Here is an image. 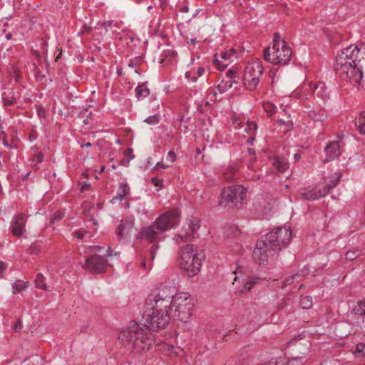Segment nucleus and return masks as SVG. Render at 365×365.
<instances>
[{"instance_id":"nucleus-24","label":"nucleus","mask_w":365,"mask_h":365,"mask_svg":"<svg viewBox=\"0 0 365 365\" xmlns=\"http://www.w3.org/2000/svg\"><path fill=\"white\" fill-rule=\"evenodd\" d=\"M299 193L305 200H316L319 199L317 189H301Z\"/></svg>"},{"instance_id":"nucleus-27","label":"nucleus","mask_w":365,"mask_h":365,"mask_svg":"<svg viewBox=\"0 0 365 365\" xmlns=\"http://www.w3.org/2000/svg\"><path fill=\"white\" fill-rule=\"evenodd\" d=\"M239 68L238 67L234 66L231 68L228 69L225 73V79H230L232 83H235V84H238L240 81V75H239Z\"/></svg>"},{"instance_id":"nucleus-53","label":"nucleus","mask_w":365,"mask_h":365,"mask_svg":"<svg viewBox=\"0 0 365 365\" xmlns=\"http://www.w3.org/2000/svg\"><path fill=\"white\" fill-rule=\"evenodd\" d=\"M296 276H299V274H293L292 276H289L288 277H287L284 282H283V287H287L288 285H290L292 284L293 282H294V279Z\"/></svg>"},{"instance_id":"nucleus-17","label":"nucleus","mask_w":365,"mask_h":365,"mask_svg":"<svg viewBox=\"0 0 365 365\" xmlns=\"http://www.w3.org/2000/svg\"><path fill=\"white\" fill-rule=\"evenodd\" d=\"M308 116L314 123H320L321 128L319 129V134L322 133L324 130V123L328 118L327 110L324 108L317 107L309 110L308 113Z\"/></svg>"},{"instance_id":"nucleus-45","label":"nucleus","mask_w":365,"mask_h":365,"mask_svg":"<svg viewBox=\"0 0 365 365\" xmlns=\"http://www.w3.org/2000/svg\"><path fill=\"white\" fill-rule=\"evenodd\" d=\"M43 158H44V155H43L42 153H38L37 154H36L33 159H32V163H31V165H33L34 166H36V165L38 163H41L43 162Z\"/></svg>"},{"instance_id":"nucleus-9","label":"nucleus","mask_w":365,"mask_h":365,"mask_svg":"<svg viewBox=\"0 0 365 365\" xmlns=\"http://www.w3.org/2000/svg\"><path fill=\"white\" fill-rule=\"evenodd\" d=\"M292 237V231L286 227H277L266 234L263 237L270 244L272 249L279 253L282 248L288 246Z\"/></svg>"},{"instance_id":"nucleus-37","label":"nucleus","mask_w":365,"mask_h":365,"mask_svg":"<svg viewBox=\"0 0 365 365\" xmlns=\"http://www.w3.org/2000/svg\"><path fill=\"white\" fill-rule=\"evenodd\" d=\"M304 358V356L293 357L287 361V365H306Z\"/></svg>"},{"instance_id":"nucleus-14","label":"nucleus","mask_w":365,"mask_h":365,"mask_svg":"<svg viewBox=\"0 0 365 365\" xmlns=\"http://www.w3.org/2000/svg\"><path fill=\"white\" fill-rule=\"evenodd\" d=\"M108 267V261L103 256L93 255L86 259L85 268L93 274L103 273Z\"/></svg>"},{"instance_id":"nucleus-55","label":"nucleus","mask_w":365,"mask_h":365,"mask_svg":"<svg viewBox=\"0 0 365 365\" xmlns=\"http://www.w3.org/2000/svg\"><path fill=\"white\" fill-rule=\"evenodd\" d=\"M166 160L170 163H174L176 160V154L173 150H170L166 156Z\"/></svg>"},{"instance_id":"nucleus-50","label":"nucleus","mask_w":365,"mask_h":365,"mask_svg":"<svg viewBox=\"0 0 365 365\" xmlns=\"http://www.w3.org/2000/svg\"><path fill=\"white\" fill-rule=\"evenodd\" d=\"M358 256L359 254L356 251H348L345 255L346 259L349 261L354 260Z\"/></svg>"},{"instance_id":"nucleus-12","label":"nucleus","mask_w":365,"mask_h":365,"mask_svg":"<svg viewBox=\"0 0 365 365\" xmlns=\"http://www.w3.org/2000/svg\"><path fill=\"white\" fill-rule=\"evenodd\" d=\"M336 74L342 80L350 82L352 85L356 88H363V72L362 65L359 63L349 64L347 68H344L341 71H335Z\"/></svg>"},{"instance_id":"nucleus-10","label":"nucleus","mask_w":365,"mask_h":365,"mask_svg":"<svg viewBox=\"0 0 365 365\" xmlns=\"http://www.w3.org/2000/svg\"><path fill=\"white\" fill-rule=\"evenodd\" d=\"M364 58V53L361 51L360 48L356 45H350L348 47L342 49L339 52L336 56L334 69L335 71H341L344 69L342 67L343 62L345 60H350L351 63H359L361 59Z\"/></svg>"},{"instance_id":"nucleus-15","label":"nucleus","mask_w":365,"mask_h":365,"mask_svg":"<svg viewBox=\"0 0 365 365\" xmlns=\"http://www.w3.org/2000/svg\"><path fill=\"white\" fill-rule=\"evenodd\" d=\"M344 143L341 140L330 142L324 148L326 158L324 162H329L340 156Z\"/></svg>"},{"instance_id":"nucleus-62","label":"nucleus","mask_w":365,"mask_h":365,"mask_svg":"<svg viewBox=\"0 0 365 365\" xmlns=\"http://www.w3.org/2000/svg\"><path fill=\"white\" fill-rule=\"evenodd\" d=\"M91 106H88L86 108H83L81 111L79 113L78 116L79 117H86L87 113L88 112L89 108Z\"/></svg>"},{"instance_id":"nucleus-38","label":"nucleus","mask_w":365,"mask_h":365,"mask_svg":"<svg viewBox=\"0 0 365 365\" xmlns=\"http://www.w3.org/2000/svg\"><path fill=\"white\" fill-rule=\"evenodd\" d=\"M263 107L264 111L268 114L269 117H272V115L275 113L277 107L272 103H264Z\"/></svg>"},{"instance_id":"nucleus-60","label":"nucleus","mask_w":365,"mask_h":365,"mask_svg":"<svg viewBox=\"0 0 365 365\" xmlns=\"http://www.w3.org/2000/svg\"><path fill=\"white\" fill-rule=\"evenodd\" d=\"M113 24V21L111 20H109V21H103L101 26L106 29V31H108V27H110Z\"/></svg>"},{"instance_id":"nucleus-42","label":"nucleus","mask_w":365,"mask_h":365,"mask_svg":"<svg viewBox=\"0 0 365 365\" xmlns=\"http://www.w3.org/2000/svg\"><path fill=\"white\" fill-rule=\"evenodd\" d=\"M163 56L171 61L177 56V52L174 49H165L163 51Z\"/></svg>"},{"instance_id":"nucleus-46","label":"nucleus","mask_w":365,"mask_h":365,"mask_svg":"<svg viewBox=\"0 0 365 365\" xmlns=\"http://www.w3.org/2000/svg\"><path fill=\"white\" fill-rule=\"evenodd\" d=\"M151 183L155 187H158V190H160L163 187L164 180L163 179H159L157 177L152 178L150 180Z\"/></svg>"},{"instance_id":"nucleus-34","label":"nucleus","mask_w":365,"mask_h":365,"mask_svg":"<svg viewBox=\"0 0 365 365\" xmlns=\"http://www.w3.org/2000/svg\"><path fill=\"white\" fill-rule=\"evenodd\" d=\"M258 126L254 121H247L245 131L250 135H256Z\"/></svg>"},{"instance_id":"nucleus-31","label":"nucleus","mask_w":365,"mask_h":365,"mask_svg":"<svg viewBox=\"0 0 365 365\" xmlns=\"http://www.w3.org/2000/svg\"><path fill=\"white\" fill-rule=\"evenodd\" d=\"M29 287V282L19 280L12 284L13 293L17 294Z\"/></svg>"},{"instance_id":"nucleus-18","label":"nucleus","mask_w":365,"mask_h":365,"mask_svg":"<svg viewBox=\"0 0 365 365\" xmlns=\"http://www.w3.org/2000/svg\"><path fill=\"white\" fill-rule=\"evenodd\" d=\"M134 226V222L132 220L125 219L122 220L120 225L117 227L116 235L118 240H120L122 238H125L131 232Z\"/></svg>"},{"instance_id":"nucleus-23","label":"nucleus","mask_w":365,"mask_h":365,"mask_svg":"<svg viewBox=\"0 0 365 365\" xmlns=\"http://www.w3.org/2000/svg\"><path fill=\"white\" fill-rule=\"evenodd\" d=\"M278 308L282 310H284L285 313L289 314L294 311V301L290 297H284L282 300L279 302Z\"/></svg>"},{"instance_id":"nucleus-21","label":"nucleus","mask_w":365,"mask_h":365,"mask_svg":"<svg viewBox=\"0 0 365 365\" xmlns=\"http://www.w3.org/2000/svg\"><path fill=\"white\" fill-rule=\"evenodd\" d=\"M223 176L227 182L234 181L238 178V169L235 165H230L223 171Z\"/></svg>"},{"instance_id":"nucleus-59","label":"nucleus","mask_w":365,"mask_h":365,"mask_svg":"<svg viewBox=\"0 0 365 365\" xmlns=\"http://www.w3.org/2000/svg\"><path fill=\"white\" fill-rule=\"evenodd\" d=\"M23 328L22 322L21 319H19L14 326V330L15 331H19Z\"/></svg>"},{"instance_id":"nucleus-58","label":"nucleus","mask_w":365,"mask_h":365,"mask_svg":"<svg viewBox=\"0 0 365 365\" xmlns=\"http://www.w3.org/2000/svg\"><path fill=\"white\" fill-rule=\"evenodd\" d=\"M185 77L186 79L190 80L192 82H197V76H192L190 71H187L185 73Z\"/></svg>"},{"instance_id":"nucleus-26","label":"nucleus","mask_w":365,"mask_h":365,"mask_svg":"<svg viewBox=\"0 0 365 365\" xmlns=\"http://www.w3.org/2000/svg\"><path fill=\"white\" fill-rule=\"evenodd\" d=\"M239 68L238 67L234 66L231 68L228 69L225 73V79H230L232 83H235V84H238L240 81V75H239Z\"/></svg>"},{"instance_id":"nucleus-3","label":"nucleus","mask_w":365,"mask_h":365,"mask_svg":"<svg viewBox=\"0 0 365 365\" xmlns=\"http://www.w3.org/2000/svg\"><path fill=\"white\" fill-rule=\"evenodd\" d=\"M118 338L127 349L136 353L148 351L153 342V337L145 335L143 328L135 321L120 331Z\"/></svg>"},{"instance_id":"nucleus-51","label":"nucleus","mask_w":365,"mask_h":365,"mask_svg":"<svg viewBox=\"0 0 365 365\" xmlns=\"http://www.w3.org/2000/svg\"><path fill=\"white\" fill-rule=\"evenodd\" d=\"M247 153L249 155L252 157L250 160V163L248 164V167H250L251 164L256 162L257 160V158L255 157L256 152L255 150L253 148H248Z\"/></svg>"},{"instance_id":"nucleus-2","label":"nucleus","mask_w":365,"mask_h":365,"mask_svg":"<svg viewBox=\"0 0 365 365\" xmlns=\"http://www.w3.org/2000/svg\"><path fill=\"white\" fill-rule=\"evenodd\" d=\"M180 212L177 208L171 209L160 215L149 226L141 228L138 238L153 243L148 253L153 261L159 248L158 242L165 239V232L178 227L180 224Z\"/></svg>"},{"instance_id":"nucleus-16","label":"nucleus","mask_w":365,"mask_h":365,"mask_svg":"<svg viewBox=\"0 0 365 365\" xmlns=\"http://www.w3.org/2000/svg\"><path fill=\"white\" fill-rule=\"evenodd\" d=\"M26 221L27 217L25 214L19 213L15 215L11 222V230L13 235L20 237L24 234Z\"/></svg>"},{"instance_id":"nucleus-20","label":"nucleus","mask_w":365,"mask_h":365,"mask_svg":"<svg viewBox=\"0 0 365 365\" xmlns=\"http://www.w3.org/2000/svg\"><path fill=\"white\" fill-rule=\"evenodd\" d=\"M130 193V187L125 181L119 182L117 194L111 200L110 202L115 204L121 202L123 198Z\"/></svg>"},{"instance_id":"nucleus-29","label":"nucleus","mask_w":365,"mask_h":365,"mask_svg":"<svg viewBox=\"0 0 365 365\" xmlns=\"http://www.w3.org/2000/svg\"><path fill=\"white\" fill-rule=\"evenodd\" d=\"M314 94L318 96L321 97L322 98H326L327 96V92L325 89V84L323 82H319L315 85V88L314 90Z\"/></svg>"},{"instance_id":"nucleus-6","label":"nucleus","mask_w":365,"mask_h":365,"mask_svg":"<svg viewBox=\"0 0 365 365\" xmlns=\"http://www.w3.org/2000/svg\"><path fill=\"white\" fill-rule=\"evenodd\" d=\"M168 287L169 292L171 293L169 311H172L174 308V318L185 323L192 314L194 305L191 302L190 295L187 294H175L174 288Z\"/></svg>"},{"instance_id":"nucleus-25","label":"nucleus","mask_w":365,"mask_h":365,"mask_svg":"<svg viewBox=\"0 0 365 365\" xmlns=\"http://www.w3.org/2000/svg\"><path fill=\"white\" fill-rule=\"evenodd\" d=\"M354 122L359 133L361 135H365V111L361 112L354 118Z\"/></svg>"},{"instance_id":"nucleus-44","label":"nucleus","mask_w":365,"mask_h":365,"mask_svg":"<svg viewBox=\"0 0 365 365\" xmlns=\"http://www.w3.org/2000/svg\"><path fill=\"white\" fill-rule=\"evenodd\" d=\"M29 253L32 255H38L41 250V247L38 243H32L29 246Z\"/></svg>"},{"instance_id":"nucleus-52","label":"nucleus","mask_w":365,"mask_h":365,"mask_svg":"<svg viewBox=\"0 0 365 365\" xmlns=\"http://www.w3.org/2000/svg\"><path fill=\"white\" fill-rule=\"evenodd\" d=\"M36 112L38 117L46 118V109L43 106H36Z\"/></svg>"},{"instance_id":"nucleus-36","label":"nucleus","mask_w":365,"mask_h":365,"mask_svg":"<svg viewBox=\"0 0 365 365\" xmlns=\"http://www.w3.org/2000/svg\"><path fill=\"white\" fill-rule=\"evenodd\" d=\"M2 99L3 103L5 106H10L14 105L16 103V98L13 95L10 96L9 94L7 95L4 93L3 95Z\"/></svg>"},{"instance_id":"nucleus-13","label":"nucleus","mask_w":365,"mask_h":365,"mask_svg":"<svg viewBox=\"0 0 365 365\" xmlns=\"http://www.w3.org/2000/svg\"><path fill=\"white\" fill-rule=\"evenodd\" d=\"M277 252L270 246V244L262 237L261 240L257 241L252 252L253 259L260 266H264L268 262V257L274 256Z\"/></svg>"},{"instance_id":"nucleus-7","label":"nucleus","mask_w":365,"mask_h":365,"mask_svg":"<svg viewBox=\"0 0 365 365\" xmlns=\"http://www.w3.org/2000/svg\"><path fill=\"white\" fill-rule=\"evenodd\" d=\"M247 190L240 185H233L222 190L220 205L229 209L242 205Z\"/></svg>"},{"instance_id":"nucleus-32","label":"nucleus","mask_w":365,"mask_h":365,"mask_svg":"<svg viewBox=\"0 0 365 365\" xmlns=\"http://www.w3.org/2000/svg\"><path fill=\"white\" fill-rule=\"evenodd\" d=\"M301 307L304 309H309L312 307V298L310 296L302 297L299 301Z\"/></svg>"},{"instance_id":"nucleus-22","label":"nucleus","mask_w":365,"mask_h":365,"mask_svg":"<svg viewBox=\"0 0 365 365\" xmlns=\"http://www.w3.org/2000/svg\"><path fill=\"white\" fill-rule=\"evenodd\" d=\"M135 94L138 101L148 97L150 94V89L147 86V82L138 84L135 88Z\"/></svg>"},{"instance_id":"nucleus-48","label":"nucleus","mask_w":365,"mask_h":365,"mask_svg":"<svg viewBox=\"0 0 365 365\" xmlns=\"http://www.w3.org/2000/svg\"><path fill=\"white\" fill-rule=\"evenodd\" d=\"M235 365H250V359L245 356H240L235 361Z\"/></svg>"},{"instance_id":"nucleus-28","label":"nucleus","mask_w":365,"mask_h":365,"mask_svg":"<svg viewBox=\"0 0 365 365\" xmlns=\"http://www.w3.org/2000/svg\"><path fill=\"white\" fill-rule=\"evenodd\" d=\"M235 83H232L230 79H225L220 81V83L217 86V90L220 93H224L227 91L230 88H231Z\"/></svg>"},{"instance_id":"nucleus-8","label":"nucleus","mask_w":365,"mask_h":365,"mask_svg":"<svg viewBox=\"0 0 365 365\" xmlns=\"http://www.w3.org/2000/svg\"><path fill=\"white\" fill-rule=\"evenodd\" d=\"M263 70L262 63L259 60L247 63L244 71L242 81L248 91H253L257 89L263 74Z\"/></svg>"},{"instance_id":"nucleus-5","label":"nucleus","mask_w":365,"mask_h":365,"mask_svg":"<svg viewBox=\"0 0 365 365\" xmlns=\"http://www.w3.org/2000/svg\"><path fill=\"white\" fill-rule=\"evenodd\" d=\"M205 259L204 252L192 244H187L182 250L180 268L189 277L197 275Z\"/></svg>"},{"instance_id":"nucleus-39","label":"nucleus","mask_w":365,"mask_h":365,"mask_svg":"<svg viewBox=\"0 0 365 365\" xmlns=\"http://www.w3.org/2000/svg\"><path fill=\"white\" fill-rule=\"evenodd\" d=\"M160 115L159 114H155L153 115H150L146 118L144 120L146 123L149 125H156L160 122Z\"/></svg>"},{"instance_id":"nucleus-54","label":"nucleus","mask_w":365,"mask_h":365,"mask_svg":"<svg viewBox=\"0 0 365 365\" xmlns=\"http://www.w3.org/2000/svg\"><path fill=\"white\" fill-rule=\"evenodd\" d=\"M87 232V231H83L82 230H76L72 233V235L78 240H82L84 234Z\"/></svg>"},{"instance_id":"nucleus-35","label":"nucleus","mask_w":365,"mask_h":365,"mask_svg":"<svg viewBox=\"0 0 365 365\" xmlns=\"http://www.w3.org/2000/svg\"><path fill=\"white\" fill-rule=\"evenodd\" d=\"M258 279L249 278L247 281L244 284L243 289L240 290L241 292H250L253 286L256 284Z\"/></svg>"},{"instance_id":"nucleus-49","label":"nucleus","mask_w":365,"mask_h":365,"mask_svg":"<svg viewBox=\"0 0 365 365\" xmlns=\"http://www.w3.org/2000/svg\"><path fill=\"white\" fill-rule=\"evenodd\" d=\"M64 217V213L61 211L56 212L51 219V222L54 223L57 221L61 220Z\"/></svg>"},{"instance_id":"nucleus-11","label":"nucleus","mask_w":365,"mask_h":365,"mask_svg":"<svg viewBox=\"0 0 365 365\" xmlns=\"http://www.w3.org/2000/svg\"><path fill=\"white\" fill-rule=\"evenodd\" d=\"M200 227V220L197 217L191 215L187 217L181 231L175 235L174 240L179 243L190 242L195 238V235Z\"/></svg>"},{"instance_id":"nucleus-40","label":"nucleus","mask_w":365,"mask_h":365,"mask_svg":"<svg viewBox=\"0 0 365 365\" xmlns=\"http://www.w3.org/2000/svg\"><path fill=\"white\" fill-rule=\"evenodd\" d=\"M332 189L333 188L329 184H327L322 189L320 188L317 190L319 198L329 194L332 190Z\"/></svg>"},{"instance_id":"nucleus-33","label":"nucleus","mask_w":365,"mask_h":365,"mask_svg":"<svg viewBox=\"0 0 365 365\" xmlns=\"http://www.w3.org/2000/svg\"><path fill=\"white\" fill-rule=\"evenodd\" d=\"M353 312L356 315L364 316L365 314V301L361 300L354 307Z\"/></svg>"},{"instance_id":"nucleus-1","label":"nucleus","mask_w":365,"mask_h":365,"mask_svg":"<svg viewBox=\"0 0 365 365\" xmlns=\"http://www.w3.org/2000/svg\"><path fill=\"white\" fill-rule=\"evenodd\" d=\"M170 297L168 286L151 292L146 298L142 314L141 324L144 327L153 331L165 329L170 319Z\"/></svg>"},{"instance_id":"nucleus-64","label":"nucleus","mask_w":365,"mask_h":365,"mask_svg":"<svg viewBox=\"0 0 365 365\" xmlns=\"http://www.w3.org/2000/svg\"><path fill=\"white\" fill-rule=\"evenodd\" d=\"M255 141V135H250L247 139V143L253 145Z\"/></svg>"},{"instance_id":"nucleus-30","label":"nucleus","mask_w":365,"mask_h":365,"mask_svg":"<svg viewBox=\"0 0 365 365\" xmlns=\"http://www.w3.org/2000/svg\"><path fill=\"white\" fill-rule=\"evenodd\" d=\"M45 277L41 273H38L36 276V279L34 280L35 286L38 289H41L43 290L47 289V285L45 283Z\"/></svg>"},{"instance_id":"nucleus-19","label":"nucleus","mask_w":365,"mask_h":365,"mask_svg":"<svg viewBox=\"0 0 365 365\" xmlns=\"http://www.w3.org/2000/svg\"><path fill=\"white\" fill-rule=\"evenodd\" d=\"M269 161L274 168L279 173H284L289 167L288 160L280 155H274L269 157Z\"/></svg>"},{"instance_id":"nucleus-61","label":"nucleus","mask_w":365,"mask_h":365,"mask_svg":"<svg viewBox=\"0 0 365 365\" xmlns=\"http://www.w3.org/2000/svg\"><path fill=\"white\" fill-rule=\"evenodd\" d=\"M91 187V185L86 182H83L81 185V191L84 192L88 190Z\"/></svg>"},{"instance_id":"nucleus-43","label":"nucleus","mask_w":365,"mask_h":365,"mask_svg":"<svg viewBox=\"0 0 365 365\" xmlns=\"http://www.w3.org/2000/svg\"><path fill=\"white\" fill-rule=\"evenodd\" d=\"M213 63L218 70L223 71L228 66L229 62L227 63V61H225L224 60L220 61L218 59H214Z\"/></svg>"},{"instance_id":"nucleus-56","label":"nucleus","mask_w":365,"mask_h":365,"mask_svg":"<svg viewBox=\"0 0 365 365\" xmlns=\"http://www.w3.org/2000/svg\"><path fill=\"white\" fill-rule=\"evenodd\" d=\"M220 56H221L222 60H224L225 61H229V63H230L233 61L232 59H231L232 56L230 55V53L228 52L227 50L222 52L220 54Z\"/></svg>"},{"instance_id":"nucleus-57","label":"nucleus","mask_w":365,"mask_h":365,"mask_svg":"<svg viewBox=\"0 0 365 365\" xmlns=\"http://www.w3.org/2000/svg\"><path fill=\"white\" fill-rule=\"evenodd\" d=\"M125 155L128 157L127 163L132 159L134 158V155L133 154L132 148H127L125 153Z\"/></svg>"},{"instance_id":"nucleus-4","label":"nucleus","mask_w":365,"mask_h":365,"mask_svg":"<svg viewBox=\"0 0 365 365\" xmlns=\"http://www.w3.org/2000/svg\"><path fill=\"white\" fill-rule=\"evenodd\" d=\"M263 56L265 61L274 65L287 66L292 60V51L285 40L281 38L279 34L274 33L272 46L265 48Z\"/></svg>"},{"instance_id":"nucleus-41","label":"nucleus","mask_w":365,"mask_h":365,"mask_svg":"<svg viewBox=\"0 0 365 365\" xmlns=\"http://www.w3.org/2000/svg\"><path fill=\"white\" fill-rule=\"evenodd\" d=\"M34 73L36 81H42L46 76L43 74L38 66L34 63Z\"/></svg>"},{"instance_id":"nucleus-63","label":"nucleus","mask_w":365,"mask_h":365,"mask_svg":"<svg viewBox=\"0 0 365 365\" xmlns=\"http://www.w3.org/2000/svg\"><path fill=\"white\" fill-rule=\"evenodd\" d=\"M340 178H341V175H339L335 179L330 180L331 183L329 185L331 186L332 188H334L339 183Z\"/></svg>"},{"instance_id":"nucleus-47","label":"nucleus","mask_w":365,"mask_h":365,"mask_svg":"<svg viewBox=\"0 0 365 365\" xmlns=\"http://www.w3.org/2000/svg\"><path fill=\"white\" fill-rule=\"evenodd\" d=\"M355 354H359V356L365 355V343H359L356 344Z\"/></svg>"}]
</instances>
